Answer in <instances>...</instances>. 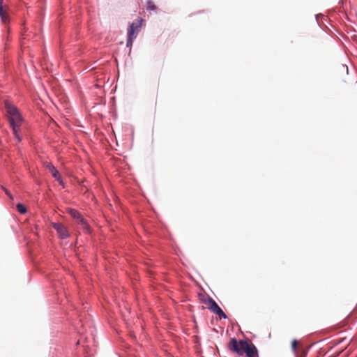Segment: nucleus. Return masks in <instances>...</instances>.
<instances>
[{
  "mask_svg": "<svg viewBox=\"0 0 357 357\" xmlns=\"http://www.w3.org/2000/svg\"><path fill=\"white\" fill-rule=\"evenodd\" d=\"M229 350L240 356L245 354L246 357H257L258 351L256 347L248 340H237L231 338L228 343Z\"/></svg>",
  "mask_w": 357,
  "mask_h": 357,
  "instance_id": "1",
  "label": "nucleus"
},
{
  "mask_svg": "<svg viewBox=\"0 0 357 357\" xmlns=\"http://www.w3.org/2000/svg\"><path fill=\"white\" fill-rule=\"evenodd\" d=\"M5 108L13 133L15 136L18 139V140L20 141L21 138L18 132L20 130V126L22 123V117L17 107L8 102H5Z\"/></svg>",
  "mask_w": 357,
  "mask_h": 357,
  "instance_id": "2",
  "label": "nucleus"
},
{
  "mask_svg": "<svg viewBox=\"0 0 357 357\" xmlns=\"http://www.w3.org/2000/svg\"><path fill=\"white\" fill-rule=\"evenodd\" d=\"M202 302L206 305L207 307L214 314H217L220 319H227V317L222 310L218 306L217 303L210 296L204 297Z\"/></svg>",
  "mask_w": 357,
  "mask_h": 357,
  "instance_id": "3",
  "label": "nucleus"
},
{
  "mask_svg": "<svg viewBox=\"0 0 357 357\" xmlns=\"http://www.w3.org/2000/svg\"><path fill=\"white\" fill-rule=\"evenodd\" d=\"M52 227L57 231L61 238H66L69 236V232L64 225L59 222L53 223Z\"/></svg>",
  "mask_w": 357,
  "mask_h": 357,
  "instance_id": "4",
  "label": "nucleus"
},
{
  "mask_svg": "<svg viewBox=\"0 0 357 357\" xmlns=\"http://www.w3.org/2000/svg\"><path fill=\"white\" fill-rule=\"evenodd\" d=\"M8 10V6L3 4V0H0V18L3 24L9 22Z\"/></svg>",
  "mask_w": 357,
  "mask_h": 357,
  "instance_id": "5",
  "label": "nucleus"
},
{
  "mask_svg": "<svg viewBox=\"0 0 357 357\" xmlns=\"http://www.w3.org/2000/svg\"><path fill=\"white\" fill-rule=\"evenodd\" d=\"M137 32L133 31L132 29H128V39H127V47H131L132 45L133 40L136 38Z\"/></svg>",
  "mask_w": 357,
  "mask_h": 357,
  "instance_id": "6",
  "label": "nucleus"
},
{
  "mask_svg": "<svg viewBox=\"0 0 357 357\" xmlns=\"http://www.w3.org/2000/svg\"><path fill=\"white\" fill-rule=\"evenodd\" d=\"M48 169L50 172L52 173V176L55 178L57 181H59L61 184H63V181L56 169L52 165H48Z\"/></svg>",
  "mask_w": 357,
  "mask_h": 357,
  "instance_id": "7",
  "label": "nucleus"
},
{
  "mask_svg": "<svg viewBox=\"0 0 357 357\" xmlns=\"http://www.w3.org/2000/svg\"><path fill=\"white\" fill-rule=\"evenodd\" d=\"M69 213L71 215V217L76 220L80 218V216L82 215L77 210L75 209H70L69 211Z\"/></svg>",
  "mask_w": 357,
  "mask_h": 357,
  "instance_id": "8",
  "label": "nucleus"
},
{
  "mask_svg": "<svg viewBox=\"0 0 357 357\" xmlns=\"http://www.w3.org/2000/svg\"><path fill=\"white\" fill-rule=\"evenodd\" d=\"M17 209L18 212L21 214H24L26 212V206L22 204H17Z\"/></svg>",
  "mask_w": 357,
  "mask_h": 357,
  "instance_id": "9",
  "label": "nucleus"
},
{
  "mask_svg": "<svg viewBox=\"0 0 357 357\" xmlns=\"http://www.w3.org/2000/svg\"><path fill=\"white\" fill-rule=\"evenodd\" d=\"M298 342L296 340H294L291 342V349L294 352V354L300 352L298 350Z\"/></svg>",
  "mask_w": 357,
  "mask_h": 357,
  "instance_id": "10",
  "label": "nucleus"
},
{
  "mask_svg": "<svg viewBox=\"0 0 357 357\" xmlns=\"http://www.w3.org/2000/svg\"><path fill=\"white\" fill-rule=\"evenodd\" d=\"M140 24H137L135 22H132L130 27L128 29H132L133 31H135L136 32H139V31Z\"/></svg>",
  "mask_w": 357,
  "mask_h": 357,
  "instance_id": "11",
  "label": "nucleus"
},
{
  "mask_svg": "<svg viewBox=\"0 0 357 357\" xmlns=\"http://www.w3.org/2000/svg\"><path fill=\"white\" fill-rule=\"evenodd\" d=\"M147 9L150 10H155L156 6L154 5L153 2L151 1H147Z\"/></svg>",
  "mask_w": 357,
  "mask_h": 357,
  "instance_id": "12",
  "label": "nucleus"
},
{
  "mask_svg": "<svg viewBox=\"0 0 357 357\" xmlns=\"http://www.w3.org/2000/svg\"><path fill=\"white\" fill-rule=\"evenodd\" d=\"M80 225L82 226V229L86 231V232H89L90 231V227L89 225H88V223L86 222V220L84 221V222H82L80 224Z\"/></svg>",
  "mask_w": 357,
  "mask_h": 357,
  "instance_id": "13",
  "label": "nucleus"
},
{
  "mask_svg": "<svg viewBox=\"0 0 357 357\" xmlns=\"http://www.w3.org/2000/svg\"><path fill=\"white\" fill-rule=\"evenodd\" d=\"M306 351L305 350H302L301 352L295 354L296 355V357H305L306 356Z\"/></svg>",
  "mask_w": 357,
  "mask_h": 357,
  "instance_id": "14",
  "label": "nucleus"
},
{
  "mask_svg": "<svg viewBox=\"0 0 357 357\" xmlns=\"http://www.w3.org/2000/svg\"><path fill=\"white\" fill-rule=\"evenodd\" d=\"M84 220H85V219L81 215L80 218L77 220V222L78 224L80 225L82 222H84Z\"/></svg>",
  "mask_w": 357,
  "mask_h": 357,
  "instance_id": "15",
  "label": "nucleus"
},
{
  "mask_svg": "<svg viewBox=\"0 0 357 357\" xmlns=\"http://www.w3.org/2000/svg\"><path fill=\"white\" fill-rule=\"evenodd\" d=\"M4 191H5L6 194L8 196H9V197H10V198L13 199V197H12V196H11V195H10V192H8V191L7 190H6V189H4Z\"/></svg>",
  "mask_w": 357,
  "mask_h": 357,
  "instance_id": "16",
  "label": "nucleus"
},
{
  "mask_svg": "<svg viewBox=\"0 0 357 357\" xmlns=\"http://www.w3.org/2000/svg\"><path fill=\"white\" fill-rule=\"evenodd\" d=\"M37 2L39 3L40 6H42L44 3V0H37Z\"/></svg>",
  "mask_w": 357,
  "mask_h": 357,
  "instance_id": "17",
  "label": "nucleus"
}]
</instances>
